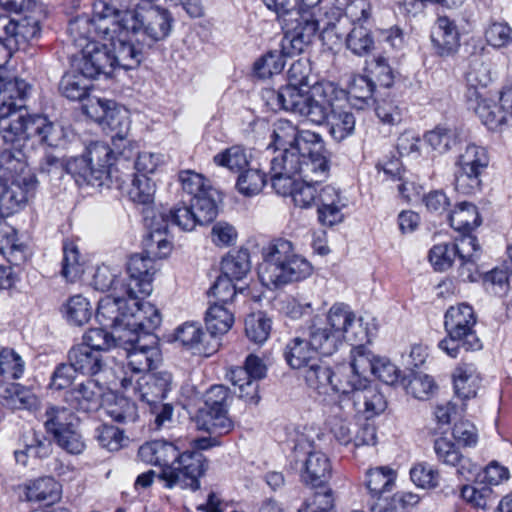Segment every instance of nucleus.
<instances>
[{
	"mask_svg": "<svg viewBox=\"0 0 512 512\" xmlns=\"http://www.w3.org/2000/svg\"><path fill=\"white\" fill-rule=\"evenodd\" d=\"M197 217L193 212V207L190 203L182 199L179 203L175 204L168 211L159 212L156 215L154 226L151 228V238L161 236L162 231H166L169 224L179 227L183 231H192L199 225Z\"/></svg>",
	"mask_w": 512,
	"mask_h": 512,
	"instance_id": "obj_21",
	"label": "nucleus"
},
{
	"mask_svg": "<svg viewBox=\"0 0 512 512\" xmlns=\"http://www.w3.org/2000/svg\"><path fill=\"white\" fill-rule=\"evenodd\" d=\"M62 312L70 325L82 326L91 319L92 307L85 297L74 295L63 306Z\"/></svg>",
	"mask_w": 512,
	"mask_h": 512,
	"instance_id": "obj_56",
	"label": "nucleus"
},
{
	"mask_svg": "<svg viewBox=\"0 0 512 512\" xmlns=\"http://www.w3.org/2000/svg\"><path fill=\"white\" fill-rule=\"evenodd\" d=\"M476 369L472 364L458 366L453 374L455 394L461 399H470L476 396L474 385Z\"/></svg>",
	"mask_w": 512,
	"mask_h": 512,
	"instance_id": "obj_60",
	"label": "nucleus"
},
{
	"mask_svg": "<svg viewBox=\"0 0 512 512\" xmlns=\"http://www.w3.org/2000/svg\"><path fill=\"white\" fill-rule=\"evenodd\" d=\"M87 52V57L90 56ZM73 71L66 73L60 82V91L66 98L82 102V112L92 117L89 97L95 88L96 61L86 56H75L72 61Z\"/></svg>",
	"mask_w": 512,
	"mask_h": 512,
	"instance_id": "obj_13",
	"label": "nucleus"
},
{
	"mask_svg": "<svg viewBox=\"0 0 512 512\" xmlns=\"http://www.w3.org/2000/svg\"><path fill=\"white\" fill-rule=\"evenodd\" d=\"M325 124L333 139L340 142L354 132L355 117L350 110L333 105Z\"/></svg>",
	"mask_w": 512,
	"mask_h": 512,
	"instance_id": "obj_43",
	"label": "nucleus"
},
{
	"mask_svg": "<svg viewBox=\"0 0 512 512\" xmlns=\"http://www.w3.org/2000/svg\"><path fill=\"white\" fill-rule=\"evenodd\" d=\"M334 371L327 365L314 361L306 367L304 379L306 384L318 394L332 391Z\"/></svg>",
	"mask_w": 512,
	"mask_h": 512,
	"instance_id": "obj_52",
	"label": "nucleus"
},
{
	"mask_svg": "<svg viewBox=\"0 0 512 512\" xmlns=\"http://www.w3.org/2000/svg\"><path fill=\"white\" fill-rule=\"evenodd\" d=\"M156 272L155 262L148 253L134 254L127 262L128 282L121 283L120 291L137 301L151 294L152 281Z\"/></svg>",
	"mask_w": 512,
	"mask_h": 512,
	"instance_id": "obj_16",
	"label": "nucleus"
},
{
	"mask_svg": "<svg viewBox=\"0 0 512 512\" xmlns=\"http://www.w3.org/2000/svg\"><path fill=\"white\" fill-rule=\"evenodd\" d=\"M98 12V75L115 68L130 70L143 60L144 50L171 32V13L158 6L121 10L103 2Z\"/></svg>",
	"mask_w": 512,
	"mask_h": 512,
	"instance_id": "obj_1",
	"label": "nucleus"
},
{
	"mask_svg": "<svg viewBox=\"0 0 512 512\" xmlns=\"http://www.w3.org/2000/svg\"><path fill=\"white\" fill-rule=\"evenodd\" d=\"M434 451L441 463L456 467V472L459 476L467 478L468 475L474 474L476 465L473 464L470 458L465 457L452 441L446 438L436 439Z\"/></svg>",
	"mask_w": 512,
	"mask_h": 512,
	"instance_id": "obj_28",
	"label": "nucleus"
},
{
	"mask_svg": "<svg viewBox=\"0 0 512 512\" xmlns=\"http://www.w3.org/2000/svg\"><path fill=\"white\" fill-rule=\"evenodd\" d=\"M285 57L288 56L282 53V48L279 51H268L254 62L253 71L255 75L267 79L281 73L285 67Z\"/></svg>",
	"mask_w": 512,
	"mask_h": 512,
	"instance_id": "obj_62",
	"label": "nucleus"
},
{
	"mask_svg": "<svg viewBox=\"0 0 512 512\" xmlns=\"http://www.w3.org/2000/svg\"><path fill=\"white\" fill-rule=\"evenodd\" d=\"M112 300L101 306L103 321L98 327V351L122 348L126 352L127 367L134 373L149 371L158 356L157 337L154 331L160 326L159 309L151 304L135 308L134 313L121 310Z\"/></svg>",
	"mask_w": 512,
	"mask_h": 512,
	"instance_id": "obj_2",
	"label": "nucleus"
},
{
	"mask_svg": "<svg viewBox=\"0 0 512 512\" xmlns=\"http://www.w3.org/2000/svg\"><path fill=\"white\" fill-rule=\"evenodd\" d=\"M96 331L89 329L84 333L82 342L69 352L70 364L76 371L93 376L96 371Z\"/></svg>",
	"mask_w": 512,
	"mask_h": 512,
	"instance_id": "obj_33",
	"label": "nucleus"
},
{
	"mask_svg": "<svg viewBox=\"0 0 512 512\" xmlns=\"http://www.w3.org/2000/svg\"><path fill=\"white\" fill-rule=\"evenodd\" d=\"M435 54L440 57L454 56L460 47V35L456 24L447 17H439L431 31Z\"/></svg>",
	"mask_w": 512,
	"mask_h": 512,
	"instance_id": "obj_24",
	"label": "nucleus"
},
{
	"mask_svg": "<svg viewBox=\"0 0 512 512\" xmlns=\"http://www.w3.org/2000/svg\"><path fill=\"white\" fill-rule=\"evenodd\" d=\"M281 28L282 53L293 57L303 53L312 44L319 30V21L308 10H301L292 12V17H287Z\"/></svg>",
	"mask_w": 512,
	"mask_h": 512,
	"instance_id": "obj_14",
	"label": "nucleus"
},
{
	"mask_svg": "<svg viewBox=\"0 0 512 512\" xmlns=\"http://www.w3.org/2000/svg\"><path fill=\"white\" fill-rule=\"evenodd\" d=\"M251 269L248 249L232 250L221 261V273L235 280L243 279Z\"/></svg>",
	"mask_w": 512,
	"mask_h": 512,
	"instance_id": "obj_50",
	"label": "nucleus"
},
{
	"mask_svg": "<svg viewBox=\"0 0 512 512\" xmlns=\"http://www.w3.org/2000/svg\"><path fill=\"white\" fill-rule=\"evenodd\" d=\"M490 157L485 147L470 143L457 156L454 187L462 194L472 195L481 190L482 175L489 166Z\"/></svg>",
	"mask_w": 512,
	"mask_h": 512,
	"instance_id": "obj_10",
	"label": "nucleus"
},
{
	"mask_svg": "<svg viewBox=\"0 0 512 512\" xmlns=\"http://www.w3.org/2000/svg\"><path fill=\"white\" fill-rule=\"evenodd\" d=\"M155 183L146 175H134L128 190L129 199L143 206L144 220L149 227L154 226L156 213L154 211Z\"/></svg>",
	"mask_w": 512,
	"mask_h": 512,
	"instance_id": "obj_26",
	"label": "nucleus"
},
{
	"mask_svg": "<svg viewBox=\"0 0 512 512\" xmlns=\"http://www.w3.org/2000/svg\"><path fill=\"white\" fill-rule=\"evenodd\" d=\"M143 380L144 382L138 386L139 398L154 416L155 429H160L166 421L171 420L173 414L172 405L163 403L174 387L173 376L168 371H157L147 375Z\"/></svg>",
	"mask_w": 512,
	"mask_h": 512,
	"instance_id": "obj_12",
	"label": "nucleus"
},
{
	"mask_svg": "<svg viewBox=\"0 0 512 512\" xmlns=\"http://www.w3.org/2000/svg\"><path fill=\"white\" fill-rule=\"evenodd\" d=\"M0 403L11 410L32 411L39 405L37 396L18 383L0 385Z\"/></svg>",
	"mask_w": 512,
	"mask_h": 512,
	"instance_id": "obj_35",
	"label": "nucleus"
},
{
	"mask_svg": "<svg viewBox=\"0 0 512 512\" xmlns=\"http://www.w3.org/2000/svg\"><path fill=\"white\" fill-rule=\"evenodd\" d=\"M87 268V258L81 254L78 246L70 240L63 242L61 275L67 282L78 281Z\"/></svg>",
	"mask_w": 512,
	"mask_h": 512,
	"instance_id": "obj_36",
	"label": "nucleus"
},
{
	"mask_svg": "<svg viewBox=\"0 0 512 512\" xmlns=\"http://www.w3.org/2000/svg\"><path fill=\"white\" fill-rule=\"evenodd\" d=\"M234 397L228 387L213 385L204 394V405L196 414L198 428L209 434L224 435L234 428L228 414Z\"/></svg>",
	"mask_w": 512,
	"mask_h": 512,
	"instance_id": "obj_8",
	"label": "nucleus"
},
{
	"mask_svg": "<svg viewBox=\"0 0 512 512\" xmlns=\"http://www.w3.org/2000/svg\"><path fill=\"white\" fill-rule=\"evenodd\" d=\"M33 137L51 147H58L65 143L66 131L59 124L48 120L46 116L34 115L32 121Z\"/></svg>",
	"mask_w": 512,
	"mask_h": 512,
	"instance_id": "obj_46",
	"label": "nucleus"
},
{
	"mask_svg": "<svg viewBox=\"0 0 512 512\" xmlns=\"http://www.w3.org/2000/svg\"><path fill=\"white\" fill-rule=\"evenodd\" d=\"M368 378L354 371L350 365H343L334 371L332 391L354 397L356 389L366 385Z\"/></svg>",
	"mask_w": 512,
	"mask_h": 512,
	"instance_id": "obj_51",
	"label": "nucleus"
},
{
	"mask_svg": "<svg viewBox=\"0 0 512 512\" xmlns=\"http://www.w3.org/2000/svg\"><path fill=\"white\" fill-rule=\"evenodd\" d=\"M270 164L271 185L281 196L291 195L297 183L296 175L312 180V174L324 176L329 171L328 160L322 159L301 162L295 158H272Z\"/></svg>",
	"mask_w": 512,
	"mask_h": 512,
	"instance_id": "obj_11",
	"label": "nucleus"
},
{
	"mask_svg": "<svg viewBox=\"0 0 512 512\" xmlns=\"http://www.w3.org/2000/svg\"><path fill=\"white\" fill-rule=\"evenodd\" d=\"M352 404L355 411L365 414L366 418H371L384 412L387 407L384 395L369 380L366 381V385L356 389L352 398Z\"/></svg>",
	"mask_w": 512,
	"mask_h": 512,
	"instance_id": "obj_34",
	"label": "nucleus"
},
{
	"mask_svg": "<svg viewBox=\"0 0 512 512\" xmlns=\"http://www.w3.org/2000/svg\"><path fill=\"white\" fill-rule=\"evenodd\" d=\"M43 425L56 444L70 454H80L85 443L79 432V419L65 406L49 404L43 414Z\"/></svg>",
	"mask_w": 512,
	"mask_h": 512,
	"instance_id": "obj_9",
	"label": "nucleus"
},
{
	"mask_svg": "<svg viewBox=\"0 0 512 512\" xmlns=\"http://www.w3.org/2000/svg\"><path fill=\"white\" fill-rule=\"evenodd\" d=\"M68 32L73 39L74 45L80 49V52L76 56H87V52H91L89 53V59L96 61V24L93 18L88 16L76 17L70 21ZM86 58L88 59V57Z\"/></svg>",
	"mask_w": 512,
	"mask_h": 512,
	"instance_id": "obj_27",
	"label": "nucleus"
},
{
	"mask_svg": "<svg viewBox=\"0 0 512 512\" xmlns=\"http://www.w3.org/2000/svg\"><path fill=\"white\" fill-rule=\"evenodd\" d=\"M213 162L233 173H240L252 164V155L247 148L233 145L214 155Z\"/></svg>",
	"mask_w": 512,
	"mask_h": 512,
	"instance_id": "obj_45",
	"label": "nucleus"
},
{
	"mask_svg": "<svg viewBox=\"0 0 512 512\" xmlns=\"http://www.w3.org/2000/svg\"><path fill=\"white\" fill-rule=\"evenodd\" d=\"M375 82L367 75H357L353 78L348 89V101L356 109L363 110L375 104L373 94Z\"/></svg>",
	"mask_w": 512,
	"mask_h": 512,
	"instance_id": "obj_41",
	"label": "nucleus"
},
{
	"mask_svg": "<svg viewBox=\"0 0 512 512\" xmlns=\"http://www.w3.org/2000/svg\"><path fill=\"white\" fill-rule=\"evenodd\" d=\"M278 152L273 158H293L306 162L316 159L327 160L321 136L309 130H299L288 120H278L273 125L271 143Z\"/></svg>",
	"mask_w": 512,
	"mask_h": 512,
	"instance_id": "obj_6",
	"label": "nucleus"
},
{
	"mask_svg": "<svg viewBox=\"0 0 512 512\" xmlns=\"http://www.w3.org/2000/svg\"><path fill=\"white\" fill-rule=\"evenodd\" d=\"M476 316L473 308L460 303L447 309L444 315V328L447 336L438 343V347L452 358L458 357L460 350L478 351L482 342L474 329Z\"/></svg>",
	"mask_w": 512,
	"mask_h": 512,
	"instance_id": "obj_7",
	"label": "nucleus"
},
{
	"mask_svg": "<svg viewBox=\"0 0 512 512\" xmlns=\"http://www.w3.org/2000/svg\"><path fill=\"white\" fill-rule=\"evenodd\" d=\"M28 501H47L53 503L60 497V486L53 477H41L25 485Z\"/></svg>",
	"mask_w": 512,
	"mask_h": 512,
	"instance_id": "obj_49",
	"label": "nucleus"
},
{
	"mask_svg": "<svg viewBox=\"0 0 512 512\" xmlns=\"http://www.w3.org/2000/svg\"><path fill=\"white\" fill-rule=\"evenodd\" d=\"M333 105L323 95L315 96L307 93L297 115L312 124L322 125L326 123Z\"/></svg>",
	"mask_w": 512,
	"mask_h": 512,
	"instance_id": "obj_42",
	"label": "nucleus"
},
{
	"mask_svg": "<svg viewBox=\"0 0 512 512\" xmlns=\"http://www.w3.org/2000/svg\"><path fill=\"white\" fill-rule=\"evenodd\" d=\"M271 332V319L263 312L249 314L245 318V334L247 338L258 345L263 344Z\"/></svg>",
	"mask_w": 512,
	"mask_h": 512,
	"instance_id": "obj_61",
	"label": "nucleus"
},
{
	"mask_svg": "<svg viewBox=\"0 0 512 512\" xmlns=\"http://www.w3.org/2000/svg\"><path fill=\"white\" fill-rule=\"evenodd\" d=\"M396 472L387 466L369 469L366 472L365 485L373 498L388 499L395 486Z\"/></svg>",
	"mask_w": 512,
	"mask_h": 512,
	"instance_id": "obj_38",
	"label": "nucleus"
},
{
	"mask_svg": "<svg viewBox=\"0 0 512 512\" xmlns=\"http://www.w3.org/2000/svg\"><path fill=\"white\" fill-rule=\"evenodd\" d=\"M238 174L236 187L239 193L245 196H253L260 193L267 182L266 174L252 164Z\"/></svg>",
	"mask_w": 512,
	"mask_h": 512,
	"instance_id": "obj_57",
	"label": "nucleus"
},
{
	"mask_svg": "<svg viewBox=\"0 0 512 512\" xmlns=\"http://www.w3.org/2000/svg\"><path fill=\"white\" fill-rule=\"evenodd\" d=\"M95 390L96 380L89 378L69 391L66 400L78 410L91 411L95 405Z\"/></svg>",
	"mask_w": 512,
	"mask_h": 512,
	"instance_id": "obj_63",
	"label": "nucleus"
},
{
	"mask_svg": "<svg viewBox=\"0 0 512 512\" xmlns=\"http://www.w3.org/2000/svg\"><path fill=\"white\" fill-rule=\"evenodd\" d=\"M25 371L22 357L11 348L0 345V375L6 379H19Z\"/></svg>",
	"mask_w": 512,
	"mask_h": 512,
	"instance_id": "obj_64",
	"label": "nucleus"
},
{
	"mask_svg": "<svg viewBox=\"0 0 512 512\" xmlns=\"http://www.w3.org/2000/svg\"><path fill=\"white\" fill-rule=\"evenodd\" d=\"M330 318L332 325L341 330V341L344 339L355 346L370 341L371 331L368 323L363 317L356 318L348 305L335 303L330 308Z\"/></svg>",
	"mask_w": 512,
	"mask_h": 512,
	"instance_id": "obj_18",
	"label": "nucleus"
},
{
	"mask_svg": "<svg viewBox=\"0 0 512 512\" xmlns=\"http://www.w3.org/2000/svg\"><path fill=\"white\" fill-rule=\"evenodd\" d=\"M234 322L233 314L222 304L214 303L205 316V324L209 338L217 339L229 331Z\"/></svg>",
	"mask_w": 512,
	"mask_h": 512,
	"instance_id": "obj_48",
	"label": "nucleus"
},
{
	"mask_svg": "<svg viewBox=\"0 0 512 512\" xmlns=\"http://www.w3.org/2000/svg\"><path fill=\"white\" fill-rule=\"evenodd\" d=\"M0 184L4 193L15 189L25 192V203L37 187V179L27 167L24 153L16 148L0 153Z\"/></svg>",
	"mask_w": 512,
	"mask_h": 512,
	"instance_id": "obj_15",
	"label": "nucleus"
},
{
	"mask_svg": "<svg viewBox=\"0 0 512 512\" xmlns=\"http://www.w3.org/2000/svg\"><path fill=\"white\" fill-rule=\"evenodd\" d=\"M135 407L126 398H117L113 393L104 394L101 397L98 406L99 417L103 421L104 417H109L113 421L123 423L132 416Z\"/></svg>",
	"mask_w": 512,
	"mask_h": 512,
	"instance_id": "obj_44",
	"label": "nucleus"
},
{
	"mask_svg": "<svg viewBox=\"0 0 512 512\" xmlns=\"http://www.w3.org/2000/svg\"><path fill=\"white\" fill-rule=\"evenodd\" d=\"M307 93L301 87L288 83L278 90H266L264 98L267 105L273 110H284L297 114Z\"/></svg>",
	"mask_w": 512,
	"mask_h": 512,
	"instance_id": "obj_29",
	"label": "nucleus"
},
{
	"mask_svg": "<svg viewBox=\"0 0 512 512\" xmlns=\"http://www.w3.org/2000/svg\"><path fill=\"white\" fill-rule=\"evenodd\" d=\"M426 142L439 153H446L457 145L459 133L456 128L438 125L425 134Z\"/></svg>",
	"mask_w": 512,
	"mask_h": 512,
	"instance_id": "obj_58",
	"label": "nucleus"
},
{
	"mask_svg": "<svg viewBox=\"0 0 512 512\" xmlns=\"http://www.w3.org/2000/svg\"><path fill=\"white\" fill-rule=\"evenodd\" d=\"M309 448L300 461L301 481L311 488H323L332 475L331 461L324 452L314 450L312 444H309Z\"/></svg>",
	"mask_w": 512,
	"mask_h": 512,
	"instance_id": "obj_19",
	"label": "nucleus"
},
{
	"mask_svg": "<svg viewBox=\"0 0 512 512\" xmlns=\"http://www.w3.org/2000/svg\"><path fill=\"white\" fill-rule=\"evenodd\" d=\"M0 253L14 266L23 264L28 257L27 246L19 242L16 230L7 225L0 229Z\"/></svg>",
	"mask_w": 512,
	"mask_h": 512,
	"instance_id": "obj_39",
	"label": "nucleus"
},
{
	"mask_svg": "<svg viewBox=\"0 0 512 512\" xmlns=\"http://www.w3.org/2000/svg\"><path fill=\"white\" fill-rule=\"evenodd\" d=\"M340 331L332 325L330 310L325 317L315 316L307 328L308 340L317 353L332 355L341 344Z\"/></svg>",
	"mask_w": 512,
	"mask_h": 512,
	"instance_id": "obj_20",
	"label": "nucleus"
},
{
	"mask_svg": "<svg viewBox=\"0 0 512 512\" xmlns=\"http://www.w3.org/2000/svg\"><path fill=\"white\" fill-rule=\"evenodd\" d=\"M467 83V99L469 102L478 101L484 95V90L491 82L490 63L480 55H474L469 60V67L465 74Z\"/></svg>",
	"mask_w": 512,
	"mask_h": 512,
	"instance_id": "obj_30",
	"label": "nucleus"
},
{
	"mask_svg": "<svg viewBox=\"0 0 512 512\" xmlns=\"http://www.w3.org/2000/svg\"><path fill=\"white\" fill-rule=\"evenodd\" d=\"M31 86L22 79L0 80V118L22 112Z\"/></svg>",
	"mask_w": 512,
	"mask_h": 512,
	"instance_id": "obj_25",
	"label": "nucleus"
},
{
	"mask_svg": "<svg viewBox=\"0 0 512 512\" xmlns=\"http://www.w3.org/2000/svg\"><path fill=\"white\" fill-rule=\"evenodd\" d=\"M317 352L312 347L307 338L294 337L291 339L285 348L284 356L293 369H300L310 365V362L316 361Z\"/></svg>",
	"mask_w": 512,
	"mask_h": 512,
	"instance_id": "obj_40",
	"label": "nucleus"
},
{
	"mask_svg": "<svg viewBox=\"0 0 512 512\" xmlns=\"http://www.w3.org/2000/svg\"><path fill=\"white\" fill-rule=\"evenodd\" d=\"M98 107L102 111L98 115V126L111 139V144L98 142V159L101 155L105 158L104 164L98 168V186L121 189L125 180L115 167V162L124 154L127 144V111L114 100L98 98Z\"/></svg>",
	"mask_w": 512,
	"mask_h": 512,
	"instance_id": "obj_4",
	"label": "nucleus"
},
{
	"mask_svg": "<svg viewBox=\"0 0 512 512\" xmlns=\"http://www.w3.org/2000/svg\"><path fill=\"white\" fill-rule=\"evenodd\" d=\"M328 172L324 176L312 174V180L301 177L300 181H297L294 190L291 193V197L296 206L301 208H309L313 204H316L318 188L323 178L327 176Z\"/></svg>",
	"mask_w": 512,
	"mask_h": 512,
	"instance_id": "obj_53",
	"label": "nucleus"
},
{
	"mask_svg": "<svg viewBox=\"0 0 512 512\" xmlns=\"http://www.w3.org/2000/svg\"><path fill=\"white\" fill-rule=\"evenodd\" d=\"M34 115L19 112L0 118V136L5 143L16 144L33 138L32 121Z\"/></svg>",
	"mask_w": 512,
	"mask_h": 512,
	"instance_id": "obj_31",
	"label": "nucleus"
},
{
	"mask_svg": "<svg viewBox=\"0 0 512 512\" xmlns=\"http://www.w3.org/2000/svg\"><path fill=\"white\" fill-rule=\"evenodd\" d=\"M473 242V235H462L454 242L435 245L429 252V260L435 270L445 271L452 266L456 258L472 253Z\"/></svg>",
	"mask_w": 512,
	"mask_h": 512,
	"instance_id": "obj_22",
	"label": "nucleus"
},
{
	"mask_svg": "<svg viewBox=\"0 0 512 512\" xmlns=\"http://www.w3.org/2000/svg\"><path fill=\"white\" fill-rule=\"evenodd\" d=\"M23 448L14 451L15 461L26 466L29 458L45 459L52 453V442L41 432L30 430L22 436Z\"/></svg>",
	"mask_w": 512,
	"mask_h": 512,
	"instance_id": "obj_32",
	"label": "nucleus"
},
{
	"mask_svg": "<svg viewBox=\"0 0 512 512\" xmlns=\"http://www.w3.org/2000/svg\"><path fill=\"white\" fill-rule=\"evenodd\" d=\"M450 226L463 233L471 235V231L481 224V217L477 207L470 202H460L447 214Z\"/></svg>",
	"mask_w": 512,
	"mask_h": 512,
	"instance_id": "obj_37",
	"label": "nucleus"
},
{
	"mask_svg": "<svg viewBox=\"0 0 512 512\" xmlns=\"http://www.w3.org/2000/svg\"><path fill=\"white\" fill-rule=\"evenodd\" d=\"M175 340L182 346L193 350L194 354L209 357L214 354L220 345L218 339L212 340L208 333H204L197 323L186 322L175 331Z\"/></svg>",
	"mask_w": 512,
	"mask_h": 512,
	"instance_id": "obj_23",
	"label": "nucleus"
},
{
	"mask_svg": "<svg viewBox=\"0 0 512 512\" xmlns=\"http://www.w3.org/2000/svg\"><path fill=\"white\" fill-rule=\"evenodd\" d=\"M138 457L141 461L160 466L161 478L168 487L179 486L196 491L200 488L199 478L207 469L203 454L197 451H181L173 442L154 440L140 446Z\"/></svg>",
	"mask_w": 512,
	"mask_h": 512,
	"instance_id": "obj_3",
	"label": "nucleus"
},
{
	"mask_svg": "<svg viewBox=\"0 0 512 512\" xmlns=\"http://www.w3.org/2000/svg\"><path fill=\"white\" fill-rule=\"evenodd\" d=\"M346 47L353 54L363 56L374 48V39L371 31L362 24L354 23L353 28L345 39Z\"/></svg>",
	"mask_w": 512,
	"mask_h": 512,
	"instance_id": "obj_59",
	"label": "nucleus"
},
{
	"mask_svg": "<svg viewBox=\"0 0 512 512\" xmlns=\"http://www.w3.org/2000/svg\"><path fill=\"white\" fill-rule=\"evenodd\" d=\"M92 152L91 144L81 156L74 157L66 162V172L74 177L79 186L91 185L96 179L94 175Z\"/></svg>",
	"mask_w": 512,
	"mask_h": 512,
	"instance_id": "obj_47",
	"label": "nucleus"
},
{
	"mask_svg": "<svg viewBox=\"0 0 512 512\" xmlns=\"http://www.w3.org/2000/svg\"><path fill=\"white\" fill-rule=\"evenodd\" d=\"M263 261L258 267L261 283L269 289L306 279L312 274L311 264L296 254L293 244L286 239L272 241L262 251Z\"/></svg>",
	"mask_w": 512,
	"mask_h": 512,
	"instance_id": "obj_5",
	"label": "nucleus"
},
{
	"mask_svg": "<svg viewBox=\"0 0 512 512\" xmlns=\"http://www.w3.org/2000/svg\"><path fill=\"white\" fill-rule=\"evenodd\" d=\"M216 191L208 189L199 196L188 198L187 201L193 207V212L197 217L199 225H206L211 223L218 214V207L214 198Z\"/></svg>",
	"mask_w": 512,
	"mask_h": 512,
	"instance_id": "obj_55",
	"label": "nucleus"
},
{
	"mask_svg": "<svg viewBox=\"0 0 512 512\" xmlns=\"http://www.w3.org/2000/svg\"><path fill=\"white\" fill-rule=\"evenodd\" d=\"M474 102L476 103L475 113L488 129L495 130L505 123L507 113L501 103L498 105L494 101L486 99L484 95Z\"/></svg>",
	"mask_w": 512,
	"mask_h": 512,
	"instance_id": "obj_54",
	"label": "nucleus"
},
{
	"mask_svg": "<svg viewBox=\"0 0 512 512\" xmlns=\"http://www.w3.org/2000/svg\"><path fill=\"white\" fill-rule=\"evenodd\" d=\"M121 283H126L124 279L119 277L117 270H111L109 267H98V290L108 292L104 297L98 300V324L103 321V313L101 306L104 301L112 300L119 304L121 310H126L128 313H134L135 308H143L146 301H137L134 297L127 296V293L120 291Z\"/></svg>",
	"mask_w": 512,
	"mask_h": 512,
	"instance_id": "obj_17",
	"label": "nucleus"
}]
</instances>
